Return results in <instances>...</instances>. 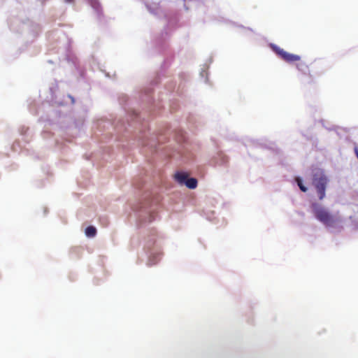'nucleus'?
I'll return each instance as SVG.
<instances>
[{"mask_svg":"<svg viewBox=\"0 0 358 358\" xmlns=\"http://www.w3.org/2000/svg\"><path fill=\"white\" fill-rule=\"evenodd\" d=\"M313 185L314 186L319 199L322 200L325 197V191L329 182V179L323 170L315 169L313 170Z\"/></svg>","mask_w":358,"mask_h":358,"instance_id":"f257e3e1","label":"nucleus"},{"mask_svg":"<svg viewBox=\"0 0 358 358\" xmlns=\"http://www.w3.org/2000/svg\"><path fill=\"white\" fill-rule=\"evenodd\" d=\"M355 154H356V155H357V157L358 158V148H355Z\"/></svg>","mask_w":358,"mask_h":358,"instance_id":"6e6552de","label":"nucleus"},{"mask_svg":"<svg viewBox=\"0 0 358 358\" xmlns=\"http://www.w3.org/2000/svg\"><path fill=\"white\" fill-rule=\"evenodd\" d=\"M296 68L299 71L302 72L303 74H306L307 72L309 71L308 65L303 62H300L299 63H298L296 64Z\"/></svg>","mask_w":358,"mask_h":358,"instance_id":"423d86ee","label":"nucleus"},{"mask_svg":"<svg viewBox=\"0 0 358 358\" xmlns=\"http://www.w3.org/2000/svg\"><path fill=\"white\" fill-rule=\"evenodd\" d=\"M96 234V229L93 226H89L85 229V234L87 237H94Z\"/></svg>","mask_w":358,"mask_h":358,"instance_id":"39448f33","label":"nucleus"},{"mask_svg":"<svg viewBox=\"0 0 358 358\" xmlns=\"http://www.w3.org/2000/svg\"><path fill=\"white\" fill-rule=\"evenodd\" d=\"M73 1V0H65V1H66V2H67V3H71V2H72Z\"/></svg>","mask_w":358,"mask_h":358,"instance_id":"1a4fd4ad","label":"nucleus"},{"mask_svg":"<svg viewBox=\"0 0 358 358\" xmlns=\"http://www.w3.org/2000/svg\"><path fill=\"white\" fill-rule=\"evenodd\" d=\"M175 178L180 184L185 185L189 189H194L197 186V180L194 178H188L185 173H177Z\"/></svg>","mask_w":358,"mask_h":358,"instance_id":"20e7f679","label":"nucleus"},{"mask_svg":"<svg viewBox=\"0 0 358 358\" xmlns=\"http://www.w3.org/2000/svg\"><path fill=\"white\" fill-rule=\"evenodd\" d=\"M273 50L282 59L287 63L299 62L301 59L299 55L287 52V51L278 46H273Z\"/></svg>","mask_w":358,"mask_h":358,"instance_id":"7ed1b4c3","label":"nucleus"},{"mask_svg":"<svg viewBox=\"0 0 358 358\" xmlns=\"http://www.w3.org/2000/svg\"><path fill=\"white\" fill-rule=\"evenodd\" d=\"M311 208L316 219L325 226L332 227L336 223V219L319 203H313Z\"/></svg>","mask_w":358,"mask_h":358,"instance_id":"f03ea898","label":"nucleus"},{"mask_svg":"<svg viewBox=\"0 0 358 358\" xmlns=\"http://www.w3.org/2000/svg\"><path fill=\"white\" fill-rule=\"evenodd\" d=\"M296 182H297V185H298V186H299V189H300L302 192H307V190H308V189H307V187H306L303 184L301 179L300 178H296Z\"/></svg>","mask_w":358,"mask_h":358,"instance_id":"0eeeda50","label":"nucleus"}]
</instances>
